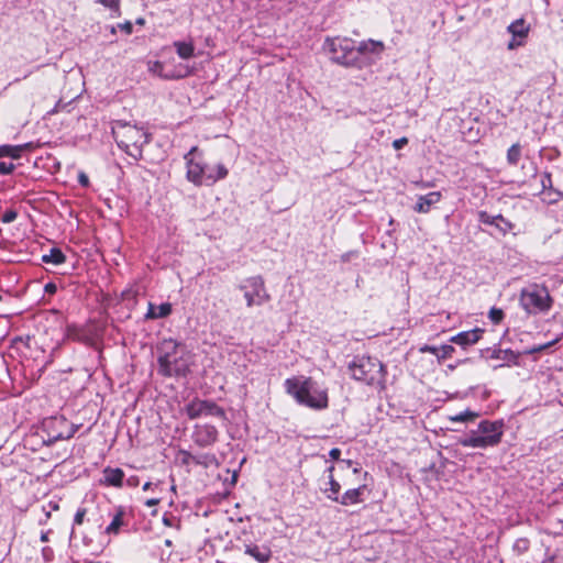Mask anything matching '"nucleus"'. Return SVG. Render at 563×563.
<instances>
[{
  "mask_svg": "<svg viewBox=\"0 0 563 563\" xmlns=\"http://www.w3.org/2000/svg\"><path fill=\"white\" fill-rule=\"evenodd\" d=\"M158 374L164 377H185L190 371V354L174 339H165L157 346Z\"/></svg>",
  "mask_w": 563,
  "mask_h": 563,
  "instance_id": "f257e3e1",
  "label": "nucleus"
},
{
  "mask_svg": "<svg viewBox=\"0 0 563 563\" xmlns=\"http://www.w3.org/2000/svg\"><path fill=\"white\" fill-rule=\"evenodd\" d=\"M186 178L197 187L213 186L217 181L224 179L229 170L219 163L216 166H209L203 159V153L198 146H192L185 155Z\"/></svg>",
  "mask_w": 563,
  "mask_h": 563,
  "instance_id": "f03ea898",
  "label": "nucleus"
},
{
  "mask_svg": "<svg viewBox=\"0 0 563 563\" xmlns=\"http://www.w3.org/2000/svg\"><path fill=\"white\" fill-rule=\"evenodd\" d=\"M284 386L286 393L301 406L313 410H324L329 407L328 389L311 377H290L285 380Z\"/></svg>",
  "mask_w": 563,
  "mask_h": 563,
  "instance_id": "7ed1b4c3",
  "label": "nucleus"
},
{
  "mask_svg": "<svg viewBox=\"0 0 563 563\" xmlns=\"http://www.w3.org/2000/svg\"><path fill=\"white\" fill-rule=\"evenodd\" d=\"M112 134L118 146L136 161L142 158L143 147L151 139L143 128L123 121L113 124Z\"/></svg>",
  "mask_w": 563,
  "mask_h": 563,
  "instance_id": "20e7f679",
  "label": "nucleus"
},
{
  "mask_svg": "<svg viewBox=\"0 0 563 563\" xmlns=\"http://www.w3.org/2000/svg\"><path fill=\"white\" fill-rule=\"evenodd\" d=\"M351 377L365 385L385 389L386 371L383 363L371 356H355L347 365Z\"/></svg>",
  "mask_w": 563,
  "mask_h": 563,
  "instance_id": "39448f33",
  "label": "nucleus"
},
{
  "mask_svg": "<svg viewBox=\"0 0 563 563\" xmlns=\"http://www.w3.org/2000/svg\"><path fill=\"white\" fill-rule=\"evenodd\" d=\"M504 435L503 420H483L476 430H471L465 437L459 440L464 448L486 449L497 446Z\"/></svg>",
  "mask_w": 563,
  "mask_h": 563,
  "instance_id": "423d86ee",
  "label": "nucleus"
},
{
  "mask_svg": "<svg viewBox=\"0 0 563 563\" xmlns=\"http://www.w3.org/2000/svg\"><path fill=\"white\" fill-rule=\"evenodd\" d=\"M323 49L334 63L352 66L358 60L360 54L365 48L363 45L356 47L355 42L347 37H328L324 41Z\"/></svg>",
  "mask_w": 563,
  "mask_h": 563,
  "instance_id": "0eeeda50",
  "label": "nucleus"
},
{
  "mask_svg": "<svg viewBox=\"0 0 563 563\" xmlns=\"http://www.w3.org/2000/svg\"><path fill=\"white\" fill-rule=\"evenodd\" d=\"M519 301L521 308L529 314L545 313L553 303L548 288L540 284H530L522 288Z\"/></svg>",
  "mask_w": 563,
  "mask_h": 563,
  "instance_id": "6e6552de",
  "label": "nucleus"
},
{
  "mask_svg": "<svg viewBox=\"0 0 563 563\" xmlns=\"http://www.w3.org/2000/svg\"><path fill=\"white\" fill-rule=\"evenodd\" d=\"M239 289L243 292L249 308L254 306H262L271 300V296L265 287V282L262 276H252L245 278L240 285Z\"/></svg>",
  "mask_w": 563,
  "mask_h": 563,
  "instance_id": "1a4fd4ad",
  "label": "nucleus"
},
{
  "mask_svg": "<svg viewBox=\"0 0 563 563\" xmlns=\"http://www.w3.org/2000/svg\"><path fill=\"white\" fill-rule=\"evenodd\" d=\"M184 410L187 417L191 420L201 417H216L223 421L227 420L224 409L217 405L213 400L195 397L185 406Z\"/></svg>",
  "mask_w": 563,
  "mask_h": 563,
  "instance_id": "9d476101",
  "label": "nucleus"
},
{
  "mask_svg": "<svg viewBox=\"0 0 563 563\" xmlns=\"http://www.w3.org/2000/svg\"><path fill=\"white\" fill-rule=\"evenodd\" d=\"M43 431H47V438L43 437V442L49 445L58 440L70 439L76 429L69 426L64 418H49L44 421Z\"/></svg>",
  "mask_w": 563,
  "mask_h": 563,
  "instance_id": "9b49d317",
  "label": "nucleus"
},
{
  "mask_svg": "<svg viewBox=\"0 0 563 563\" xmlns=\"http://www.w3.org/2000/svg\"><path fill=\"white\" fill-rule=\"evenodd\" d=\"M219 431L212 424H196L192 431V441L200 448H208L218 441Z\"/></svg>",
  "mask_w": 563,
  "mask_h": 563,
  "instance_id": "f8f14e48",
  "label": "nucleus"
},
{
  "mask_svg": "<svg viewBox=\"0 0 563 563\" xmlns=\"http://www.w3.org/2000/svg\"><path fill=\"white\" fill-rule=\"evenodd\" d=\"M244 553L258 563H268L272 559V549L268 544L247 543L244 545Z\"/></svg>",
  "mask_w": 563,
  "mask_h": 563,
  "instance_id": "ddd939ff",
  "label": "nucleus"
},
{
  "mask_svg": "<svg viewBox=\"0 0 563 563\" xmlns=\"http://www.w3.org/2000/svg\"><path fill=\"white\" fill-rule=\"evenodd\" d=\"M484 330L481 328H475L468 331H462L455 335H453L450 341L455 343L462 347H466L473 345L479 341Z\"/></svg>",
  "mask_w": 563,
  "mask_h": 563,
  "instance_id": "4468645a",
  "label": "nucleus"
},
{
  "mask_svg": "<svg viewBox=\"0 0 563 563\" xmlns=\"http://www.w3.org/2000/svg\"><path fill=\"white\" fill-rule=\"evenodd\" d=\"M442 198L440 191H431L427 195L419 196L413 210L418 213H428L432 206L437 205Z\"/></svg>",
  "mask_w": 563,
  "mask_h": 563,
  "instance_id": "2eb2a0df",
  "label": "nucleus"
},
{
  "mask_svg": "<svg viewBox=\"0 0 563 563\" xmlns=\"http://www.w3.org/2000/svg\"><path fill=\"white\" fill-rule=\"evenodd\" d=\"M124 472L117 467H106L103 470V479L102 483L108 486L121 487L123 484Z\"/></svg>",
  "mask_w": 563,
  "mask_h": 563,
  "instance_id": "dca6fc26",
  "label": "nucleus"
},
{
  "mask_svg": "<svg viewBox=\"0 0 563 563\" xmlns=\"http://www.w3.org/2000/svg\"><path fill=\"white\" fill-rule=\"evenodd\" d=\"M455 349L450 344H443L441 346L423 345L420 347L422 353H431L437 356L439 361L449 358L454 353Z\"/></svg>",
  "mask_w": 563,
  "mask_h": 563,
  "instance_id": "f3484780",
  "label": "nucleus"
},
{
  "mask_svg": "<svg viewBox=\"0 0 563 563\" xmlns=\"http://www.w3.org/2000/svg\"><path fill=\"white\" fill-rule=\"evenodd\" d=\"M32 147V143H25L20 145H0V158L11 157L13 159H19L25 150H31Z\"/></svg>",
  "mask_w": 563,
  "mask_h": 563,
  "instance_id": "a211bd4d",
  "label": "nucleus"
},
{
  "mask_svg": "<svg viewBox=\"0 0 563 563\" xmlns=\"http://www.w3.org/2000/svg\"><path fill=\"white\" fill-rule=\"evenodd\" d=\"M366 489L365 485H362L357 488L347 489L343 495L339 497V500L336 503L343 505V506H350L361 503L362 495L364 490Z\"/></svg>",
  "mask_w": 563,
  "mask_h": 563,
  "instance_id": "6ab92c4d",
  "label": "nucleus"
},
{
  "mask_svg": "<svg viewBox=\"0 0 563 563\" xmlns=\"http://www.w3.org/2000/svg\"><path fill=\"white\" fill-rule=\"evenodd\" d=\"M172 305L169 302H164L161 303L159 306L148 302V308L145 318L152 320L166 318L172 313Z\"/></svg>",
  "mask_w": 563,
  "mask_h": 563,
  "instance_id": "aec40b11",
  "label": "nucleus"
},
{
  "mask_svg": "<svg viewBox=\"0 0 563 563\" xmlns=\"http://www.w3.org/2000/svg\"><path fill=\"white\" fill-rule=\"evenodd\" d=\"M487 352H490V355L488 356L489 358L499 360L507 364H518L519 354L510 349H495L492 351L487 350Z\"/></svg>",
  "mask_w": 563,
  "mask_h": 563,
  "instance_id": "412c9836",
  "label": "nucleus"
},
{
  "mask_svg": "<svg viewBox=\"0 0 563 563\" xmlns=\"http://www.w3.org/2000/svg\"><path fill=\"white\" fill-rule=\"evenodd\" d=\"M124 515H125L124 508L118 507L110 525L106 528L104 532L107 534L117 536L120 532V529L123 526H125V522L123 520Z\"/></svg>",
  "mask_w": 563,
  "mask_h": 563,
  "instance_id": "4be33fe9",
  "label": "nucleus"
},
{
  "mask_svg": "<svg viewBox=\"0 0 563 563\" xmlns=\"http://www.w3.org/2000/svg\"><path fill=\"white\" fill-rule=\"evenodd\" d=\"M173 46L181 59H189L195 56V45L192 41H176L173 43Z\"/></svg>",
  "mask_w": 563,
  "mask_h": 563,
  "instance_id": "5701e85b",
  "label": "nucleus"
},
{
  "mask_svg": "<svg viewBox=\"0 0 563 563\" xmlns=\"http://www.w3.org/2000/svg\"><path fill=\"white\" fill-rule=\"evenodd\" d=\"M508 32L512 34L514 41L517 37L525 38L528 35L529 26L523 19H518L508 26Z\"/></svg>",
  "mask_w": 563,
  "mask_h": 563,
  "instance_id": "b1692460",
  "label": "nucleus"
},
{
  "mask_svg": "<svg viewBox=\"0 0 563 563\" xmlns=\"http://www.w3.org/2000/svg\"><path fill=\"white\" fill-rule=\"evenodd\" d=\"M65 254L57 247H53L47 254L42 255V262L45 264L60 265L65 263Z\"/></svg>",
  "mask_w": 563,
  "mask_h": 563,
  "instance_id": "393cba45",
  "label": "nucleus"
},
{
  "mask_svg": "<svg viewBox=\"0 0 563 563\" xmlns=\"http://www.w3.org/2000/svg\"><path fill=\"white\" fill-rule=\"evenodd\" d=\"M522 156V146L520 143L512 144L506 155L507 164L510 166H517Z\"/></svg>",
  "mask_w": 563,
  "mask_h": 563,
  "instance_id": "a878e982",
  "label": "nucleus"
},
{
  "mask_svg": "<svg viewBox=\"0 0 563 563\" xmlns=\"http://www.w3.org/2000/svg\"><path fill=\"white\" fill-rule=\"evenodd\" d=\"M340 489L341 485L339 482H336L333 477V475L329 476V488H324L323 493L327 495V497L332 501H338L340 497Z\"/></svg>",
  "mask_w": 563,
  "mask_h": 563,
  "instance_id": "bb28decb",
  "label": "nucleus"
},
{
  "mask_svg": "<svg viewBox=\"0 0 563 563\" xmlns=\"http://www.w3.org/2000/svg\"><path fill=\"white\" fill-rule=\"evenodd\" d=\"M196 465H201L203 467L218 466L217 456L212 453H202L198 454L196 459Z\"/></svg>",
  "mask_w": 563,
  "mask_h": 563,
  "instance_id": "cd10ccee",
  "label": "nucleus"
},
{
  "mask_svg": "<svg viewBox=\"0 0 563 563\" xmlns=\"http://www.w3.org/2000/svg\"><path fill=\"white\" fill-rule=\"evenodd\" d=\"M150 70L153 74H155V75H157V76H159L162 78H165V79L181 78L180 75L165 73L164 71V65L161 62H154L153 65L150 67Z\"/></svg>",
  "mask_w": 563,
  "mask_h": 563,
  "instance_id": "c85d7f7f",
  "label": "nucleus"
},
{
  "mask_svg": "<svg viewBox=\"0 0 563 563\" xmlns=\"http://www.w3.org/2000/svg\"><path fill=\"white\" fill-rule=\"evenodd\" d=\"M515 224L510 222L508 219L504 218L501 214H497V223L496 229L503 234L506 235L508 232L512 231Z\"/></svg>",
  "mask_w": 563,
  "mask_h": 563,
  "instance_id": "c756f323",
  "label": "nucleus"
},
{
  "mask_svg": "<svg viewBox=\"0 0 563 563\" xmlns=\"http://www.w3.org/2000/svg\"><path fill=\"white\" fill-rule=\"evenodd\" d=\"M478 417V413L472 410H465L455 416L450 417V420L453 422H467L473 421Z\"/></svg>",
  "mask_w": 563,
  "mask_h": 563,
  "instance_id": "7c9ffc66",
  "label": "nucleus"
},
{
  "mask_svg": "<svg viewBox=\"0 0 563 563\" xmlns=\"http://www.w3.org/2000/svg\"><path fill=\"white\" fill-rule=\"evenodd\" d=\"M98 2H100L101 4H103L112 11L111 18L120 16V0H98Z\"/></svg>",
  "mask_w": 563,
  "mask_h": 563,
  "instance_id": "2f4dec72",
  "label": "nucleus"
},
{
  "mask_svg": "<svg viewBox=\"0 0 563 563\" xmlns=\"http://www.w3.org/2000/svg\"><path fill=\"white\" fill-rule=\"evenodd\" d=\"M477 218L481 223L496 228L497 216H490L487 211L481 210L477 212Z\"/></svg>",
  "mask_w": 563,
  "mask_h": 563,
  "instance_id": "473e14b6",
  "label": "nucleus"
},
{
  "mask_svg": "<svg viewBox=\"0 0 563 563\" xmlns=\"http://www.w3.org/2000/svg\"><path fill=\"white\" fill-rule=\"evenodd\" d=\"M490 321L495 324H498L499 322H501V320L504 319L505 317V313L501 309L499 308H496V307H493L490 310H489V314H488Z\"/></svg>",
  "mask_w": 563,
  "mask_h": 563,
  "instance_id": "72a5a7b5",
  "label": "nucleus"
},
{
  "mask_svg": "<svg viewBox=\"0 0 563 563\" xmlns=\"http://www.w3.org/2000/svg\"><path fill=\"white\" fill-rule=\"evenodd\" d=\"M529 545H530V542L528 539L526 538H520L518 540H516L515 544H514V549L518 552V553H525L526 551H528L529 549Z\"/></svg>",
  "mask_w": 563,
  "mask_h": 563,
  "instance_id": "f704fd0d",
  "label": "nucleus"
},
{
  "mask_svg": "<svg viewBox=\"0 0 563 563\" xmlns=\"http://www.w3.org/2000/svg\"><path fill=\"white\" fill-rule=\"evenodd\" d=\"M16 218H18V212L14 209H9L3 213L1 221L3 223H11V222L15 221Z\"/></svg>",
  "mask_w": 563,
  "mask_h": 563,
  "instance_id": "c9c22d12",
  "label": "nucleus"
},
{
  "mask_svg": "<svg viewBox=\"0 0 563 563\" xmlns=\"http://www.w3.org/2000/svg\"><path fill=\"white\" fill-rule=\"evenodd\" d=\"M86 515H87L86 508L79 507L74 517V525H76V526L82 525Z\"/></svg>",
  "mask_w": 563,
  "mask_h": 563,
  "instance_id": "e433bc0d",
  "label": "nucleus"
},
{
  "mask_svg": "<svg viewBox=\"0 0 563 563\" xmlns=\"http://www.w3.org/2000/svg\"><path fill=\"white\" fill-rule=\"evenodd\" d=\"M556 342H558V340H554V341L548 342V343H545V344L536 345V346L531 347L530 350H528L526 353H527V354L539 353V352L544 351V350H547L548 347L552 346V345H553V344H555Z\"/></svg>",
  "mask_w": 563,
  "mask_h": 563,
  "instance_id": "4c0bfd02",
  "label": "nucleus"
},
{
  "mask_svg": "<svg viewBox=\"0 0 563 563\" xmlns=\"http://www.w3.org/2000/svg\"><path fill=\"white\" fill-rule=\"evenodd\" d=\"M180 455L183 456V459H181L183 464H186V465L190 464V463L196 464L197 455L191 454L188 451H181Z\"/></svg>",
  "mask_w": 563,
  "mask_h": 563,
  "instance_id": "58836bf2",
  "label": "nucleus"
},
{
  "mask_svg": "<svg viewBox=\"0 0 563 563\" xmlns=\"http://www.w3.org/2000/svg\"><path fill=\"white\" fill-rule=\"evenodd\" d=\"M15 166L12 163L0 162V174L9 175L14 170Z\"/></svg>",
  "mask_w": 563,
  "mask_h": 563,
  "instance_id": "ea45409f",
  "label": "nucleus"
},
{
  "mask_svg": "<svg viewBox=\"0 0 563 563\" xmlns=\"http://www.w3.org/2000/svg\"><path fill=\"white\" fill-rule=\"evenodd\" d=\"M118 29L124 32L126 35H130L133 32V24L130 21H125L123 23H118Z\"/></svg>",
  "mask_w": 563,
  "mask_h": 563,
  "instance_id": "a19ab883",
  "label": "nucleus"
},
{
  "mask_svg": "<svg viewBox=\"0 0 563 563\" xmlns=\"http://www.w3.org/2000/svg\"><path fill=\"white\" fill-rule=\"evenodd\" d=\"M541 185L543 189L550 188L552 186V177L550 173H544L542 175Z\"/></svg>",
  "mask_w": 563,
  "mask_h": 563,
  "instance_id": "79ce46f5",
  "label": "nucleus"
},
{
  "mask_svg": "<svg viewBox=\"0 0 563 563\" xmlns=\"http://www.w3.org/2000/svg\"><path fill=\"white\" fill-rule=\"evenodd\" d=\"M408 144V139L407 137H400V139H397L393 142V147L398 151V150H401L405 145Z\"/></svg>",
  "mask_w": 563,
  "mask_h": 563,
  "instance_id": "37998d69",
  "label": "nucleus"
},
{
  "mask_svg": "<svg viewBox=\"0 0 563 563\" xmlns=\"http://www.w3.org/2000/svg\"><path fill=\"white\" fill-rule=\"evenodd\" d=\"M358 254L356 251H349L341 255V261L343 263L350 262L352 258L356 257Z\"/></svg>",
  "mask_w": 563,
  "mask_h": 563,
  "instance_id": "c03bdc74",
  "label": "nucleus"
},
{
  "mask_svg": "<svg viewBox=\"0 0 563 563\" xmlns=\"http://www.w3.org/2000/svg\"><path fill=\"white\" fill-rule=\"evenodd\" d=\"M44 291H45V294L54 295V294L57 291V286H56V284H54V283H47V284L44 286Z\"/></svg>",
  "mask_w": 563,
  "mask_h": 563,
  "instance_id": "a18cd8bd",
  "label": "nucleus"
},
{
  "mask_svg": "<svg viewBox=\"0 0 563 563\" xmlns=\"http://www.w3.org/2000/svg\"><path fill=\"white\" fill-rule=\"evenodd\" d=\"M78 181L82 187H88L89 185V178L86 174L80 173L78 176Z\"/></svg>",
  "mask_w": 563,
  "mask_h": 563,
  "instance_id": "49530a36",
  "label": "nucleus"
},
{
  "mask_svg": "<svg viewBox=\"0 0 563 563\" xmlns=\"http://www.w3.org/2000/svg\"><path fill=\"white\" fill-rule=\"evenodd\" d=\"M329 455L332 460H339L341 456V450L338 448H333L330 450Z\"/></svg>",
  "mask_w": 563,
  "mask_h": 563,
  "instance_id": "de8ad7c7",
  "label": "nucleus"
},
{
  "mask_svg": "<svg viewBox=\"0 0 563 563\" xmlns=\"http://www.w3.org/2000/svg\"><path fill=\"white\" fill-rule=\"evenodd\" d=\"M159 503V499L157 498H153V499H148L145 501V505L147 507H153V506H156L157 504Z\"/></svg>",
  "mask_w": 563,
  "mask_h": 563,
  "instance_id": "09e8293b",
  "label": "nucleus"
},
{
  "mask_svg": "<svg viewBox=\"0 0 563 563\" xmlns=\"http://www.w3.org/2000/svg\"><path fill=\"white\" fill-rule=\"evenodd\" d=\"M109 30H110V33H111L112 35H114L119 29H118V25H111V26L109 27Z\"/></svg>",
  "mask_w": 563,
  "mask_h": 563,
  "instance_id": "8fccbe9b",
  "label": "nucleus"
},
{
  "mask_svg": "<svg viewBox=\"0 0 563 563\" xmlns=\"http://www.w3.org/2000/svg\"><path fill=\"white\" fill-rule=\"evenodd\" d=\"M41 541H42V542H47V541H48L47 532H43V533L41 534Z\"/></svg>",
  "mask_w": 563,
  "mask_h": 563,
  "instance_id": "3c124183",
  "label": "nucleus"
},
{
  "mask_svg": "<svg viewBox=\"0 0 563 563\" xmlns=\"http://www.w3.org/2000/svg\"><path fill=\"white\" fill-rule=\"evenodd\" d=\"M152 483L151 482H146L144 485H143V490H148L151 487H152Z\"/></svg>",
  "mask_w": 563,
  "mask_h": 563,
  "instance_id": "603ef678",
  "label": "nucleus"
},
{
  "mask_svg": "<svg viewBox=\"0 0 563 563\" xmlns=\"http://www.w3.org/2000/svg\"><path fill=\"white\" fill-rule=\"evenodd\" d=\"M520 44H521V42H517V43H515V42L512 41V42H510V43H509L508 47H509V48H514L515 46L520 45Z\"/></svg>",
  "mask_w": 563,
  "mask_h": 563,
  "instance_id": "864d4df0",
  "label": "nucleus"
},
{
  "mask_svg": "<svg viewBox=\"0 0 563 563\" xmlns=\"http://www.w3.org/2000/svg\"><path fill=\"white\" fill-rule=\"evenodd\" d=\"M333 471H334V466L331 465L330 467H328L327 472L329 473V476L330 475H333Z\"/></svg>",
  "mask_w": 563,
  "mask_h": 563,
  "instance_id": "5fc2aeb1",
  "label": "nucleus"
},
{
  "mask_svg": "<svg viewBox=\"0 0 563 563\" xmlns=\"http://www.w3.org/2000/svg\"><path fill=\"white\" fill-rule=\"evenodd\" d=\"M145 23L144 19L143 18H139L136 20V24H140V25H143Z\"/></svg>",
  "mask_w": 563,
  "mask_h": 563,
  "instance_id": "6e6d98bb",
  "label": "nucleus"
},
{
  "mask_svg": "<svg viewBox=\"0 0 563 563\" xmlns=\"http://www.w3.org/2000/svg\"><path fill=\"white\" fill-rule=\"evenodd\" d=\"M163 521L166 526H170V521L168 518L164 517Z\"/></svg>",
  "mask_w": 563,
  "mask_h": 563,
  "instance_id": "4d7b16f0",
  "label": "nucleus"
},
{
  "mask_svg": "<svg viewBox=\"0 0 563 563\" xmlns=\"http://www.w3.org/2000/svg\"><path fill=\"white\" fill-rule=\"evenodd\" d=\"M132 481H133V478L128 479L129 485H132Z\"/></svg>",
  "mask_w": 563,
  "mask_h": 563,
  "instance_id": "13d9d810",
  "label": "nucleus"
},
{
  "mask_svg": "<svg viewBox=\"0 0 563 563\" xmlns=\"http://www.w3.org/2000/svg\"><path fill=\"white\" fill-rule=\"evenodd\" d=\"M181 77L187 76V73H184V75L179 74Z\"/></svg>",
  "mask_w": 563,
  "mask_h": 563,
  "instance_id": "bf43d9fd",
  "label": "nucleus"
},
{
  "mask_svg": "<svg viewBox=\"0 0 563 563\" xmlns=\"http://www.w3.org/2000/svg\"><path fill=\"white\" fill-rule=\"evenodd\" d=\"M543 563H552V561H549V562H543Z\"/></svg>",
  "mask_w": 563,
  "mask_h": 563,
  "instance_id": "052dcab7",
  "label": "nucleus"
},
{
  "mask_svg": "<svg viewBox=\"0 0 563 563\" xmlns=\"http://www.w3.org/2000/svg\"><path fill=\"white\" fill-rule=\"evenodd\" d=\"M89 563H100V562H89Z\"/></svg>",
  "mask_w": 563,
  "mask_h": 563,
  "instance_id": "680f3d73",
  "label": "nucleus"
}]
</instances>
